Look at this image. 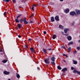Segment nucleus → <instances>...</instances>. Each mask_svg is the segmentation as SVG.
Segmentation results:
<instances>
[{
    "instance_id": "f257e3e1",
    "label": "nucleus",
    "mask_w": 80,
    "mask_h": 80,
    "mask_svg": "<svg viewBox=\"0 0 80 80\" xmlns=\"http://www.w3.org/2000/svg\"><path fill=\"white\" fill-rule=\"evenodd\" d=\"M23 21L24 22V24H28V22H27V20H26V18H24L23 19Z\"/></svg>"
},
{
    "instance_id": "f03ea898",
    "label": "nucleus",
    "mask_w": 80,
    "mask_h": 80,
    "mask_svg": "<svg viewBox=\"0 0 80 80\" xmlns=\"http://www.w3.org/2000/svg\"><path fill=\"white\" fill-rule=\"evenodd\" d=\"M70 14L71 15H72V16H73L74 15H77V14H76V12H75L74 11L70 12Z\"/></svg>"
},
{
    "instance_id": "7ed1b4c3",
    "label": "nucleus",
    "mask_w": 80,
    "mask_h": 80,
    "mask_svg": "<svg viewBox=\"0 0 80 80\" xmlns=\"http://www.w3.org/2000/svg\"><path fill=\"white\" fill-rule=\"evenodd\" d=\"M49 60V59H45L44 61L45 63H46L47 64L50 63V61H48Z\"/></svg>"
},
{
    "instance_id": "20e7f679",
    "label": "nucleus",
    "mask_w": 80,
    "mask_h": 80,
    "mask_svg": "<svg viewBox=\"0 0 80 80\" xmlns=\"http://www.w3.org/2000/svg\"><path fill=\"white\" fill-rule=\"evenodd\" d=\"M55 19L57 21V22H58L59 21V17H58V16H57L55 17Z\"/></svg>"
},
{
    "instance_id": "39448f33",
    "label": "nucleus",
    "mask_w": 80,
    "mask_h": 80,
    "mask_svg": "<svg viewBox=\"0 0 80 80\" xmlns=\"http://www.w3.org/2000/svg\"><path fill=\"white\" fill-rule=\"evenodd\" d=\"M68 70L67 68H63V69L62 70V71H63V73H65L66 71H67Z\"/></svg>"
},
{
    "instance_id": "423d86ee",
    "label": "nucleus",
    "mask_w": 80,
    "mask_h": 80,
    "mask_svg": "<svg viewBox=\"0 0 80 80\" xmlns=\"http://www.w3.org/2000/svg\"><path fill=\"white\" fill-rule=\"evenodd\" d=\"M4 74L5 75H8V74H10V72H7V71H5L3 72Z\"/></svg>"
},
{
    "instance_id": "0eeeda50",
    "label": "nucleus",
    "mask_w": 80,
    "mask_h": 80,
    "mask_svg": "<svg viewBox=\"0 0 80 80\" xmlns=\"http://www.w3.org/2000/svg\"><path fill=\"white\" fill-rule=\"evenodd\" d=\"M30 50L32 52H33V53H35V50H34L32 48H30Z\"/></svg>"
},
{
    "instance_id": "6e6552de",
    "label": "nucleus",
    "mask_w": 80,
    "mask_h": 80,
    "mask_svg": "<svg viewBox=\"0 0 80 80\" xmlns=\"http://www.w3.org/2000/svg\"><path fill=\"white\" fill-rule=\"evenodd\" d=\"M67 39L69 41H70L72 40V37L70 36H69L67 37Z\"/></svg>"
},
{
    "instance_id": "1a4fd4ad",
    "label": "nucleus",
    "mask_w": 80,
    "mask_h": 80,
    "mask_svg": "<svg viewBox=\"0 0 80 80\" xmlns=\"http://www.w3.org/2000/svg\"><path fill=\"white\" fill-rule=\"evenodd\" d=\"M51 60L52 61V62H55V58L54 57H52L51 58Z\"/></svg>"
},
{
    "instance_id": "9d476101",
    "label": "nucleus",
    "mask_w": 80,
    "mask_h": 80,
    "mask_svg": "<svg viewBox=\"0 0 80 80\" xmlns=\"http://www.w3.org/2000/svg\"><path fill=\"white\" fill-rule=\"evenodd\" d=\"M68 30H69V29L68 28L65 29L64 30L65 33H67Z\"/></svg>"
},
{
    "instance_id": "9b49d317",
    "label": "nucleus",
    "mask_w": 80,
    "mask_h": 80,
    "mask_svg": "<svg viewBox=\"0 0 80 80\" xmlns=\"http://www.w3.org/2000/svg\"><path fill=\"white\" fill-rule=\"evenodd\" d=\"M51 22H55V20L54 19V18L52 17L51 18Z\"/></svg>"
},
{
    "instance_id": "f8f14e48",
    "label": "nucleus",
    "mask_w": 80,
    "mask_h": 80,
    "mask_svg": "<svg viewBox=\"0 0 80 80\" xmlns=\"http://www.w3.org/2000/svg\"><path fill=\"white\" fill-rule=\"evenodd\" d=\"M15 22L17 23H18L19 22H20V21H19V20H18V18H17L16 19Z\"/></svg>"
},
{
    "instance_id": "ddd939ff",
    "label": "nucleus",
    "mask_w": 80,
    "mask_h": 80,
    "mask_svg": "<svg viewBox=\"0 0 80 80\" xmlns=\"http://www.w3.org/2000/svg\"><path fill=\"white\" fill-rule=\"evenodd\" d=\"M59 28L61 29H63V27L62 25H60L59 26Z\"/></svg>"
},
{
    "instance_id": "4468645a",
    "label": "nucleus",
    "mask_w": 80,
    "mask_h": 80,
    "mask_svg": "<svg viewBox=\"0 0 80 80\" xmlns=\"http://www.w3.org/2000/svg\"><path fill=\"white\" fill-rule=\"evenodd\" d=\"M69 9L68 8L65 11V12L67 13H68V12H69Z\"/></svg>"
},
{
    "instance_id": "2eb2a0df",
    "label": "nucleus",
    "mask_w": 80,
    "mask_h": 80,
    "mask_svg": "<svg viewBox=\"0 0 80 80\" xmlns=\"http://www.w3.org/2000/svg\"><path fill=\"white\" fill-rule=\"evenodd\" d=\"M74 64H75V65H77V62L76 61H75L74 60H72Z\"/></svg>"
},
{
    "instance_id": "dca6fc26",
    "label": "nucleus",
    "mask_w": 80,
    "mask_h": 80,
    "mask_svg": "<svg viewBox=\"0 0 80 80\" xmlns=\"http://www.w3.org/2000/svg\"><path fill=\"white\" fill-rule=\"evenodd\" d=\"M57 36H56V35H55V34H54L53 35V36H52V39H55V38H56V37Z\"/></svg>"
},
{
    "instance_id": "f3484780",
    "label": "nucleus",
    "mask_w": 80,
    "mask_h": 80,
    "mask_svg": "<svg viewBox=\"0 0 80 80\" xmlns=\"http://www.w3.org/2000/svg\"><path fill=\"white\" fill-rule=\"evenodd\" d=\"M73 42H71L68 43V45H73Z\"/></svg>"
},
{
    "instance_id": "a211bd4d",
    "label": "nucleus",
    "mask_w": 80,
    "mask_h": 80,
    "mask_svg": "<svg viewBox=\"0 0 80 80\" xmlns=\"http://www.w3.org/2000/svg\"><path fill=\"white\" fill-rule=\"evenodd\" d=\"M36 7V6H35V5H34L31 8L33 10V11H34V7Z\"/></svg>"
},
{
    "instance_id": "6ab92c4d",
    "label": "nucleus",
    "mask_w": 80,
    "mask_h": 80,
    "mask_svg": "<svg viewBox=\"0 0 80 80\" xmlns=\"http://www.w3.org/2000/svg\"><path fill=\"white\" fill-rule=\"evenodd\" d=\"M18 28H20L22 27V24H18Z\"/></svg>"
},
{
    "instance_id": "aec40b11",
    "label": "nucleus",
    "mask_w": 80,
    "mask_h": 80,
    "mask_svg": "<svg viewBox=\"0 0 80 80\" xmlns=\"http://www.w3.org/2000/svg\"><path fill=\"white\" fill-rule=\"evenodd\" d=\"M16 77L18 78H19L20 77V75L18 74H16Z\"/></svg>"
},
{
    "instance_id": "412c9836",
    "label": "nucleus",
    "mask_w": 80,
    "mask_h": 80,
    "mask_svg": "<svg viewBox=\"0 0 80 80\" xmlns=\"http://www.w3.org/2000/svg\"><path fill=\"white\" fill-rule=\"evenodd\" d=\"M73 73H78V71H77V70H76V69H75L73 70Z\"/></svg>"
},
{
    "instance_id": "4be33fe9",
    "label": "nucleus",
    "mask_w": 80,
    "mask_h": 80,
    "mask_svg": "<svg viewBox=\"0 0 80 80\" xmlns=\"http://www.w3.org/2000/svg\"><path fill=\"white\" fill-rule=\"evenodd\" d=\"M43 51L44 52V53H47V50L44 49H43Z\"/></svg>"
},
{
    "instance_id": "5701e85b",
    "label": "nucleus",
    "mask_w": 80,
    "mask_h": 80,
    "mask_svg": "<svg viewBox=\"0 0 80 80\" xmlns=\"http://www.w3.org/2000/svg\"><path fill=\"white\" fill-rule=\"evenodd\" d=\"M58 70H61V69H62L61 67H60V66H58Z\"/></svg>"
},
{
    "instance_id": "b1692460",
    "label": "nucleus",
    "mask_w": 80,
    "mask_h": 80,
    "mask_svg": "<svg viewBox=\"0 0 80 80\" xmlns=\"http://www.w3.org/2000/svg\"><path fill=\"white\" fill-rule=\"evenodd\" d=\"M22 14H20L17 17V18H20V17H21V16H22Z\"/></svg>"
},
{
    "instance_id": "393cba45",
    "label": "nucleus",
    "mask_w": 80,
    "mask_h": 80,
    "mask_svg": "<svg viewBox=\"0 0 80 80\" xmlns=\"http://www.w3.org/2000/svg\"><path fill=\"white\" fill-rule=\"evenodd\" d=\"M3 1L5 2H8L10 1V0H3Z\"/></svg>"
},
{
    "instance_id": "a878e982",
    "label": "nucleus",
    "mask_w": 80,
    "mask_h": 80,
    "mask_svg": "<svg viewBox=\"0 0 80 80\" xmlns=\"http://www.w3.org/2000/svg\"><path fill=\"white\" fill-rule=\"evenodd\" d=\"M7 62V60H4V61H2L3 63H6Z\"/></svg>"
},
{
    "instance_id": "bb28decb",
    "label": "nucleus",
    "mask_w": 80,
    "mask_h": 80,
    "mask_svg": "<svg viewBox=\"0 0 80 80\" xmlns=\"http://www.w3.org/2000/svg\"><path fill=\"white\" fill-rule=\"evenodd\" d=\"M69 52H70L71 51V48H69L68 49Z\"/></svg>"
},
{
    "instance_id": "cd10ccee",
    "label": "nucleus",
    "mask_w": 80,
    "mask_h": 80,
    "mask_svg": "<svg viewBox=\"0 0 80 80\" xmlns=\"http://www.w3.org/2000/svg\"><path fill=\"white\" fill-rule=\"evenodd\" d=\"M51 63L52 64V65H55V63L54 62H51Z\"/></svg>"
},
{
    "instance_id": "c85d7f7f",
    "label": "nucleus",
    "mask_w": 80,
    "mask_h": 80,
    "mask_svg": "<svg viewBox=\"0 0 80 80\" xmlns=\"http://www.w3.org/2000/svg\"><path fill=\"white\" fill-rule=\"evenodd\" d=\"M61 48H63V49H65V48H66L65 47L63 46H61Z\"/></svg>"
},
{
    "instance_id": "c756f323",
    "label": "nucleus",
    "mask_w": 80,
    "mask_h": 80,
    "mask_svg": "<svg viewBox=\"0 0 80 80\" xmlns=\"http://www.w3.org/2000/svg\"><path fill=\"white\" fill-rule=\"evenodd\" d=\"M75 22H72V26H73V25H74V24H75Z\"/></svg>"
},
{
    "instance_id": "7c9ffc66",
    "label": "nucleus",
    "mask_w": 80,
    "mask_h": 80,
    "mask_svg": "<svg viewBox=\"0 0 80 80\" xmlns=\"http://www.w3.org/2000/svg\"><path fill=\"white\" fill-rule=\"evenodd\" d=\"M71 69L72 70H73L75 69V68L73 67H71Z\"/></svg>"
},
{
    "instance_id": "2f4dec72",
    "label": "nucleus",
    "mask_w": 80,
    "mask_h": 80,
    "mask_svg": "<svg viewBox=\"0 0 80 80\" xmlns=\"http://www.w3.org/2000/svg\"><path fill=\"white\" fill-rule=\"evenodd\" d=\"M12 2L13 3H15L16 2V0H12Z\"/></svg>"
},
{
    "instance_id": "473e14b6",
    "label": "nucleus",
    "mask_w": 80,
    "mask_h": 80,
    "mask_svg": "<svg viewBox=\"0 0 80 80\" xmlns=\"http://www.w3.org/2000/svg\"><path fill=\"white\" fill-rule=\"evenodd\" d=\"M20 22H23V20H22L21 19H20Z\"/></svg>"
},
{
    "instance_id": "72a5a7b5",
    "label": "nucleus",
    "mask_w": 80,
    "mask_h": 80,
    "mask_svg": "<svg viewBox=\"0 0 80 80\" xmlns=\"http://www.w3.org/2000/svg\"><path fill=\"white\" fill-rule=\"evenodd\" d=\"M77 53V50H75L74 52V54H76Z\"/></svg>"
},
{
    "instance_id": "f704fd0d",
    "label": "nucleus",
    "mask_w": 80,
    "mask_h": 80,
    "mask_svg": "<svg viewBox=\"0 0 80 80\" xmlns=\"http://www.w3.org/2000/svg\"><path fill=\"white\" fill-rule=\"evenodd\" d=\"M34 15V14H32L31 16H30L29 18H31V17H33V15Z\"/></svg>"
},
{
    "instance_id": "c9c22d12",
    "label": "nucleus",
    "mask_w": 80,
    "mask_h": 80,
    "mask_svg": "<svg viewBox=\"0 0 80 80\" xmlns=\"http://www.w3.org/2000/svg\"><path fill=\"white\" fill-rule=\"evenodd\" d=\"M25 47L26 48H28V45H26Z\"/></svg>"
},
{
    "instance_id": "e433bc0d",
    "label": "nucleus",
    "mask_w": 80,
    "mask_h": 80,
    "mask_svg": "<svg viewBox=\"0 0 80 80\" xmlns=\"http://www.w3.org/2000/svg\"><path fill=\"white\" fill-rule=\"evenodd\" d=\"M30 22L31 23H33V21H30Z\"/></svg>"
},
{
    "instance_id": "4c0bfd02",
    "label": "nucleus",
    "mask_w": 80,
    "mask_h": 80,
    "mask_svg": "<svg viewBox=\"0 0 80 80\" xmlns=\"http://www.w3.org/2000/svg\"><path fill=\"white\" fill-rule=\"evenodd\" d=\"M77 73L78 74V75H80V72L78 71Z\"/></svg>"
},
{
    "instance_id": "58836bf2",
    "label": "nucleus",
    "mask_w": 80,
    "mask_h": 80,
    "mask_svg": "<svg viewBox=\"0 0 80 80\" xmlns=\"http://www.w3.org/2000/svg\"><path fill=\"white\" fill-rule=\"evenodd\" d=\"M77 48L78 50H80V47H77Z\"/></svg>"
},
{
    "instance_id": "ea45409f",
    "label": "nucleus",
    "mask_w": 80,
    "mask_h": 80,
    "mask_svg": "<svg viewBox=\"0 0 80 80\" xmlns=\"http://www.w3.org/2000/svg\"><path fill=\"white\" fill-rule=\"evenodd\" d=\"M18 37H19V38H21V36L19 35L18 36Z\"/></svg>"
},
{
    "instance_id": "a19ab883",
    "label": "nucleus",
    "mask_w": 80,
    "mask_h": 80,
    "mask_svg": "<svg viewBox=\"0 0 80 80\" xmlns=\"http://www.w3.org/2000/svg\"><path fill=\"white\" fill-rule=\"evenodd\" d=\"M6 13H7L6 12H4V15H6Z\"/></svg>"
},
{
    "instance_id": "79ce46f5",
    "label": "nucleus",
    "mask_w": 80,
    "mask_h": 80,
    "mask_svg": "<svg viewBox=\"0 0 80 80\" xmlns=\"http://www.w3.org/2000/svg\"><path fill=\"white\" fill-rule=\"evenodd\" d=\"M47 33V32H46L45 31L44 32V34H46Z\"/></svg>"
},
{
    "instance_id": "37998d69",
    "label": "nucleus",
    "mask_w": 80,
    "mask_h": 80,
    "mask_svg": "<svg viewBox=\"0 0 80 80\" xmlns=\"http://www.w3.org/2000/svg\"><path fill=\"white\" fill-rule=\"evenodd\" d=\"M65 57H66L67 58H68V56L67 55H66Z\"/></svg>"
},
{
    "instance_id": "c03bdc74",
    "label": "nucleus",
    "mask_w": 80,
    "mask_h": 80,
    "mask_svg": "<svg viewBox=\"0 0 80 80\" xmlns=\"http://www.w3.org/2000/svg\"><path fill=\"white\" fill-rule=\"evenodd\" d=\"M28 40H29V41H31L32 40V39H31V38H29L28 39Z\"/></svg>"
},
{
    "instance_id": "a18cd8bd",
    "label": "nucleus",
    "mask_w": 80,
    "mask_h": 80,
    "mask_svg": "<svg viewBox=\"0 0 80 80\" xmlns=\"http://www.w3.org/2000/svg\"><path fill=\"white\" fill-rule=\"evenodd\" d=\"M48 50H52V49L51 48H49Z\"/></svg>"
},
{
    "instance_id": "49530a36",
    "label": "nucleus",
    "mask_w": 80,
    "mask_h": 80,
    "mask_svg": "<svg viewBox=\"0 0 80 80\" xmlns=\"http://www.w3.org/2000/svg\"><path fill=\"white\" fill-rule=\"evenodd\" d=\"M78 42L79 43H80V40L78 41Z\"/></svg>"
},
{
    "instance_id": "de8ad7c7",
    "label": "nucleus",
    "mask_w": 80,
    "mask_h": 80,
    "mask_svg": "<svg viewBox=\"0 0 80 80\" xmlns=\"http://www.w3.org/2000/svg\"><path fill=\"white\" fill-rule=\"evenodd\" d=\"M0 52H2V49H0Z\"/></svg>"
},
{
    "instance_id": "09e8293b",
    "label": "nucleus",
    "mask_w": 80,
    "mask_h": 80,
    "mask_svg": "<svg viewBox=\"0 0 80 80\" xmlns=\"http://www.w3.org/2000/svg\"><path fill=\"white\" fill-rule=\"evenodd\" d=\"M63 56H66V55L65 54H63Z\"/></svg>"
},
{
    "instance_id": "8fccbe9b",
    "label": "nucleus",
    "mask_w": 80,
    "mask_h": 80,
    "mask_svg": "<svg viewBox=\"0 0 80 80\" xmlns=\"http://www.w3.org/2000/svg\"><path fill=\"white\" fill-rule=\"evenodd\" d=\"M60 1L61 2H63V0H60Z\"/></svg>"
},
{
    "instance_id": "3c124183",
    "label": "nucleus",
    "mask_w": 80,
    "mask_h": 80,
    "mask_svg": "<svg viewBox=\"0 0 80 80\" xmlns=\"http://www.w3.org/2000/svg\"><path fill=\"white\" fill-rule=\"evenodd\" d=\"M63 62H65V60H63Z\"/></svg>"
},
{
    "instance_id": "603ef678",
    "label": "nucleus",
    "mask_w": 80,
    "mask_h": 80,
    "mask_svg": "<svg viewBox=\"0 0 80 80\" xmlns=\"http://www.w3.org/2000/svg\"><path fill=\"white\" fill-rule=\"evenodd\" d=\"M38 70H40V69L38 67Z\"/></svg>"
},
{
    "instance_id": "864d4df0",
    "label": "nucleus",
    "mask_w": 80,
    "mask_h": 80,
    "mask_svg": "<svg viewBox=\"0 0 80 80\" xmlns=\"http://www.w3.org/2000/svg\"><path fill=\"white\" fill-rule=\"evenodd\" d=\"M18 8H21V6L19 7Z\"/></svg>"
},
{
    "instance_id": "5fc2aeb1",
    "label": "nucleus",
    "mask_w": 80,
    "mask_h": 80,
    "mask_svg": "<svg viewBox=\"0 0 80 80\" xmlns=\"http://www.w3.org/2000/svg\"><path fill=\"white\" fill-rule=\"evenodd\" d=\"M62 75H65V74H62Z\"/></svg>"
},
{
    "instance_id": "6e6d98bb",
    "label": "nucleus",
    "mask_w": 80,
    "mask_h": 80,
    "mask_svg": "<svg viewBox=\"0 0 80 80\" xmlns=\"http://www.w3.org/2000/svg\"><path fill=\"white\" fill-rule=\"evenodd\" d=\"M8 80H10V79H8Z\"/></svg>"
},
{
    "instance_id": "4d7b16f0",
    "label": "nucleus",
    "mask_w": 80,
    "mask_h": 80,
    "mask_svg": "<svg viewBox=\"0 0 80 80\" xmlns=\"http://www.w3.org/2000/svg\"><path fill=\"white\" fill-rule=\"evenodd\" d=\"M68 35H66V36H68Z\"/></svg>"
}]
</instances>
